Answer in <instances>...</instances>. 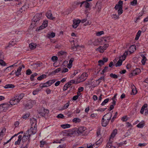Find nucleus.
<instances>
[{
  "label": "nucleus",
  "instance_id": "obj_41",
  "mask_svg": "<svg viewBox=\"0 0 148 148\" xmlns=\"http://www.w3.org/2000/svg\"><path fill=\"white\" fill-rule=\"evenodd\" d=\"M61 70V69L60 68H59L58 69H56L54 71H53L52 72V73L53 74H56V73H58Z\"/></svg>",
  "mask_w": 148,
  "mask_h": 148
},
{
  "label": "nucleus",
  "instance_id": "obj_6",
  "mask_svg": "<svg viewBox=\"0 0 148 148\" xmlns=\"http://www.w3.org/2000/svg\"><path fill=\"white\" fill-rule=\"evenodd\" d=\"M27 133H26V134H25V135H24L23 136L22 140L26 141L27 139H28L29 140H30L29 138L32 135H34V134H32L31 135L29 134V130H28L27 131Z\"/></svg>",
  "mask_w": 148,
  "mask_h": 148
},
{
  "label": "nucleus",
  "instance_id": "obj_44",
  "mask_svg": "<svg viewBox=\"0 0 148 148\" xmlns=\"http://www.w3.org/2000/svg\"><path fill=\"white\" fill-rule=\"evenodd\" d=\"M38 75V74L37 73H34L31 75L30 77V79L31 81H34V78L36 76Z\"/></svg>",
  "mask_w": 148,
  "mask_h": 148
},
{
  "label": "nucleus",
  "instance_id": "obj_35",
  "mask_svg": "<svg viewBox=\"0 0 148 148\" xmlns=\"http://www.w3.org/2000/svg\"><path fill=\"white\" fill-rule=\"evenodd\" d=\"M102 47V46L99 47L98 48L96 49V51H98L100 53H103L104 52V50L103 49V48Z\"/></svg>",
  "mask_w": 148,
  "mask_h": 148
},
{
  "label": "nucleus",
  "instance_id": "obj_33",
  "mask_svg": "<svg viewBox=\"0 0 148 148\" xmlns=\"http://www.w3.org/2000/svg\"><path fill=\"white\" fill-rule=\"evenodd\" d=\"M109 70L108 66H106L104 68V69L101 71V74L102 75H103L104 73L109 71Z\"/></svg>",
  "mask_w": 148,
  "mask_h": 148
},
{
  "label": "nucleus",
  "instance_id": "obj_46",
  "mask_svg": "<svg viewBox=\"0 0 148 148\" xmlns=\"http://www.w3.org/2000/svg\"><path fill=\"white\" fill-rule=\"evenodd\" d=\"M137 0H133V1L130 3V4L133 6H135L137 4Z\"/></svg>",
  "mask_w": 148,
  "mask_h": 148
},
{
  "label": "nucleus",
  "instance_id": "obj_23",
  "mask_svg": "<svg viewBox=\"0 0 148 148\" xmlns=\"http://www.w3.org/2000/svg\"><path fill=\"white\" fill-rule=\"evenodd\" d=\"M147 104H145L141 108V109L140 111V113L141 114H143L145 108L147 107Z\"/></svg>",
  "mask_w": 148,
  "mask_h": 148
},
{
  "label": "nucleus",
  "instance_id": "obj_64",
  "mask_svg": "<svg viewBox=\"0 0 148 148\" xmlns=\"http://www.w3.org/2000/svg\"><path fill=\"white\" fill-rule=\"evenodd\" d=\"M40 146L41 147H42L43 146V145L45 144V142L41 141L40 142Z\"/></svg>",
  "mask_w": 148,
  "mask_h": 148
},
{
  "label": "nucleus",
  "instance_id": "obj_19",
  "mask_svg": "<svg viewBox=\"0 0 148 148\" xmlns=\"http://www.w3.org/2000/svg\"><path fill=\"white\" fill-rule=\"evenodd\" d=\"M33 106V105L31 102H29L27 103L25 105V107L27 109H30Z\"/></svg>",
  "mask_w": 148,
  "mask_h": 148
},
{
  "label": "nucleus",
  "instance_id": "obj_12",
  "mask_svg": "<svg viewBox=\"0 0 148 148\" xmlns=\"http://www.w3.org/2000/svg\"><path fill=\"white\" fill-rule=\"evenodd\" d=\"M42 109L43 110V111L39 112V114L42 116H44L46 114H48L49 112V111L48 110L43 108H42Z\"/></svg>",
  "mask_w": 148,
  "mask_h": 148
},
{
  "label": "nucleus",
  "instance_id": "obj_47",
  "mask_svg": "<svg viewBox=\"0 0 148 148\" xmlns=\"http://www.w3.org/2000/svg\"><path fill=\"white\" fill-rule=\"evenodd\" d=\"M101 80L99 78L96 80H95L94 81V83H96L95 85H99L100 83L101 82Z\"/></svg>",
  "mask_w": 148,
  "mask_h": 148
},
{
  "label": "nucleus",
  "instance_id": "obj_53",
  "mask_svg": "<svg viewBox=\"0 0 148 148\" xmlns=\"http://www.w3.org/2000/svg\"><path fill=\"white\" fill-rule=\"evenodd\" d=\"M118 113L117 112L115 113V114L114 115V116L111 119V122H112L114 120V119L116 118L117 115Z\"/></svg>",
  "mask_w": 148,
  "mask_h": 148
},
{
  "label": "nucleus",
  "instance_id": "obj_34",
  "mask_svg": "<svg viewBox=\"0 0 148 148\" xmlns=\"http://www.w3.org/2000/svg\"><path fill=\"white\" fill-rule=\"evenodd\" d=\"M23 131H21L19 132H18L17 134H16L14 136H13L12 137L8 140L5 143H4V144H7V143H8L10 141H11V140L15 136H16L18 134H20V133H23Z\"/></svg>",
  "mask_w": 148,
  "mask_h": 148
},
{
  "label": "nucleus",
  "instance_id": "obj_22",
  "mask_svg": "<svg viewBox=\"0 0 148 148\" xmlns=\"http://www.w3.org/2000/svg\"><path fill=\"white\" fill-rule=\"evenodd\" d=\"M74 60L73 58H71L69 61V63L68 64V67L69 68H71L72 66L73 62Z\"/></svg>",
  "mask_w": 148,
  "mask_h": 148
},
{
  "label": "nucleus",
  "instance_id": "obj_24",
  "mask_svg": "<svg viewBox=\"0 0 148 148\" xmlns=\"http://www.w3.org/2000/svg\"><path fill=\"white\" fill-rule=\"evenodd\" d=\"M55 36V34L53 32L49 33L47 34V37L48 38H53Z\"/></svg>",
  "mask_w": 148,
  "mask_h": 148
},
{
  "label": "nucleus",
  "instance_id": "obj_13",
  "mask_svg": "<svg viewBox=\"0 0 148 148\" xmlns=\"http://www.w3.org/2000/svg\"><path fill=\"white\" fill-rule=\"evenodd\" d=\"M109 120L103 119L102 118L101 120L102 125L104 127H106L109 123Z\"/></svg>",
  "mask_w": 148,
  "mask_h": 148
},
{
  "label": "nucleus",
  "instance_id": "obj_30",
  "mask_svg": "<svg viewBox=\"0 0 148 148\" xmlns=\"http://www.w3.org/2000/svg\"><path fill=\"white\" fill-rule=\"evenodd\" d=\"M74 133L77 134L76 131H71L66 134V136H71Z\"/></svg>",
  "mask_w": 148,
  "mask_h": 148
},
{
  "label": "nucleus",
  "instance_id": "obj_26",
  "mask_svg": "<svg viewBox=\"0 0 148 148\" xmlns=\"http://www.w3.org/2000/svg\"><path fill=\"white\" fill-rule=\"evenodd\" d=\"M15 86L13 84H8L5 85L4 86V88L5 89L9 88H13Z\"/></svg>",
  "mask_w": 148,
  "mask_h": 148
},
{
  "label": "nucleus",
  "instance_id": "obj_52",
  "mask_svg": "<svg viewBox=\"0 0 148 148\" xmlns=\"http://www.w3.org/2000/svg\"><path fill=\"white\" fill-rule=\"evenodd\" d=\"M122 8H122L121 9H119V10H118V13L119 16L122 14L123 12Z\"/></svg>",
  "mask_w": 148,
  "mask_h": 148
},
{
  "label": "nucleus",
  "instance_id": "obj_20",
  "mask_svg": "<svg viewBox=\"0 0 148 148\" xmlns=\"http://www.w3.org/2000/svg\"><path fill=\"white\" fill-rule=\"evenodd\" d=\"M140 56L142 58V60H141V62L142 64L143 65H144L147 60L146 58L143 54H141Z\"/></svg>",
  "mask_w": 148,
  "mask_h": 148
},
{
  "label": "nucleus",
  "instance_id": "obj_56",
  "mask_svg": "<svg viewBox=\"0 0 148 148\" xmlns=\"http://www.w3.org/2000/svg\"><path fill=\"white\" fill-rule=\"evenodd\" d=\"M108 46L109 45L108 44H105L102 47V48H103V49L105 50L108 47Z\"/></svg>",
  "mask_w": 148,
  "mask_h": 148
},
{
  "label": "nucleus",
  "instance_id": "obj_32",
  "mask_svg": "<svg viewBox=\"0 0 148 148\" xmlns=\"http://www.w3.org/2000/svg\"><path fill=\"white\" fill-rule=\"evenodd\" d=\"M83 2H84L83 5L84 7H85L86 8H89L90 5L88 2H87L86 1H83Z\"/></svg>",
  "mask_w": 148,
  "mask_h": 148
},
{
  "label": "nucleus",
  "instance_id": "obj_1",
  "mask_svg": "<svg viewBox=\"0 0 148 148\" xmlns=\"http://www.w3.org/2000/svg\"><path fill=\"white\" fill-rule=\"evenodd\" d=\"M31 127L29 130V134H35L37 132V121L34 118L31 119Z\"/></svg>",
  "mask_w": 148,
  "mask_h": 148
},
{
  "label": "nucleus",
  "instance_id": "obj_7",
  "mask_svg": "<svg viewBox=\"0 0 148 148\" xmlns=\"http://www.w3.org/2000/svg\"><path fill=\"white\" fill-rule=\"evenodd\" d=\"M123 1L120 0L118 2V3L116 4L114 7L115 9L117 10L119 9L123 8Z\"/></svg>",
  "mask_w": 148,
  "mask_h": 148
},
{
  "label": "nucleus",
  "instance_id": "obj_42",
  "mask_svg": "<svg viewBox=\"0 0 148 148\" xmlns=\"http://www.w3.org/2000/svg\"><path fill=\"white\" fill-rule=\"evenodd\" d=\"M110 77L113 78L114 79H117L118 77V76L115 74L112 73H111L110 75Z\"/></svg>",
  "mask_w": 148,
  "mask_h": 148
},
{
  "label": "nucleus",
  "instance_id": "obj_4",
  "mask_svg": "<svg viewBox=\"0 0 148 148\" xmlns=\"http://www.w3.org/2000/svg\"><path fill=\"white\" fill-rule=\"evenodd\" d=\"M128 53V51H125L123 54L119 58V60L117 61V63L115 64L116 67L122 65L123 61L125 59Z\"/></svg>",
  "mask_w": 148,
  "mask_h": 148
},
{
  "label": "nucleus",
  "instance_id": "obj_50",
  "mask_svg": "<svg viewBox=\"0 0 148 148\" xmlns=\"http://www.w3.org/2000/svg\"><path fill=\"white\" fill-rule=\"evenodd\" d=\"M0 64L3 66H5L6 64L5 63L2 59L0 60Z\"/></svg>",
  "mask_w": 148,
  "mask_h": 148
},
{
  "label": "nucleus",
  "instance_id": "obj_18",
  "mask_svg": "<svg viewBox=\"0 0 148 148\" xmlns=\"http://www.w3.org/2000/svg\"><path fill=\"white\" fill-rule=\"evenodd\" d=\"M130 49L129 51L130 52V54H131L136 50V46L133 45H131L130 47Z\"/></svg>",
  "mask_w": 148,
  "mask_h": 148
},
{
  "label": "nucleus",
  "instance_id": "obj_15",
  "mask_svg": "<svg viewBox=\"0 0 148 148\" xmlns=\"http://www.w3.org/2000/svg\"><path fill=\"white\" fill-rule=\"evenodd\" d=\"M25 95L24 93H21L20 94H18L15 96L16 98H17L18 100L20 101L23 97Z\"/></svg>",
  "mask_w": 148,
  "mask_h": 148
},
{
  "label": "nucleus",
  "instance_id": "obj_16",
  "mask_svg": "<svg viewBox=\"0 0 148 148\" xmlns=\"http://www.w3.org/2000/svg\"><path fill=\"white\" fill-rule=\"evenodd\" d=\"M46 16L47 18L53 20L54 18L53 17L52 14H51L50 11H49L46 13Z\"/></svg>",
  "mask_w": 148,
  "mask_h": 148
},
{
  "label": "nucleus",
  "instance_id": "obj_14",
  "mask_svg": "<svg viewBox=\"0 0 148 148\" xmlns=\"http://www.w3.org/2000/svg\"><path fill=\"white\" fill-rule=\"evenodd\" d=\"M140 72V70L139 68H136L131 73L132 76L138 74Z\"/></svg>",
  "mask_w": 148,
  "mask_h": 148
},
{
  "label": "nucleus",
  "instance_id": "obj_37",
  "mask_svg": "<svg viewBox=\"0 0 148 148\" xmlns=\"http://www.w3.org/2000/svg\"><path fill=\"white\" fill-rule=\"evenodd\" d=\"M39 87L41 88H42L44 87H49V85H47V82L43 84H40L39 85Z\"/></svg>",
  "mask_w": 148,
  "mask_h": 148
},
{
  "label": "nucleus",
  "instance_id": "obj_39",
  "mask_svg": "<svg viewBox=\"0 0 148 148\" xmlns=\"http://www.w3.org/2000/svg\"><path fill=\"white\" fill-rule=\"evenodd\" d=\"M119 16L118 15H116V14H113L111 16L112 17V18L114 19V20H116L117 19H118L119 18Z\"/></svg>",
  "mask_w": 148,
  "mask_h": 148
},
{
  "label": "nucleus",
  "instance_id": "obj_58",
  "mask_svg": "<svg viewBox=\"0 0 148 148\" xmlns=\"http://www.w3.org/2000/svg\"><path fill=\"white\" fill-rule=\"evenodd\" d=\"M57 118L58 119L63 118L64 116L63 114H59L57 116Z\"/></svg>",
  "mask_w": 148,
  "mask_h": 148
},
{
  "label": "nucleus",
  "instance_id": "obj_25",
  "mask_svg": "<svg viewBox=\"0 0 148 148\" xmlns=\"http://www.w3.org/2000/svg\"><path fill=\"white\" fill-rule=\"evenodd\" d=\"M36 46V44L33 43H31L29 44V47L30 48L32 49H35Z\"/></svg>",
  "mask_w": 148,
  "mask_h": 148
},
{
  "label": "nucleus",
  "instance_id": "obj_28",
  "mask_svg": "<svg viewBox=\"0 0 148 148\" xmlns=\"http://www.w3.org/2000/svg\"><path fill=\"white\" fill-rule=\"evenodd\" d=\"M61 126L64 129H66L70 128L71 127V125L69 124H65L61 125Z\"/></svg>",
  "mask_w": 148,
  "mask_h": 148
},
{
  "label": "nucleus",
  "instance_id": "obj_17",
  "mask_svg": "<svg viewBox=\"0 0 148 148\" xmlns=\"http://www.w3.org/2000/svg\"><path fill=\"white\" fill-rule=\"evenodd\" d=\"M131 88L132 89V92L131 93L132 95H135L137 93V90L136 87L134 85L132 84L131 85Z\"/></svg>",
  "mask_w": 148,
  "mask_h": 148
},
{
  "label": "nucleus",
  "instance_id": "obj_51",
  "mask_svg": "<svg viewBox=\"0 0 148 148\" xmlns=\"http://www.w3.org/2000/svg\"><path fill=\"white\" fill-rule=\"evenodd\" d=\"M42 25H43V27H46L48 25V21H44Z\"/></svg>",
  "mask_w": 148,
  "mask_h": 148
},
{
  "label": "nucleus",
  "instance_id": "obj_38",
  "mask_svg": "<svg viewBox=\"0 0 148 148\" xmlns=\"http://www.w3.org/2000/svg\"><path fill=\"white\" fill-rule=\"evenodd\" d=\"M117 130L116 129H115L112 132V133L111 135V137L114 138L115 136V135L117 133Z\"/></svg>",
  "mask_w": 148,
  "mask_h": 148
},
{
  "label": "nucleus",
  "instance_id": "obj_43",
  "mask_svg": "<svg viewBox=\"0 0 148 148\" xmlns=\"http://www.w3.org/2000/svg\"><path fill=\"white\" fill-rule=\"evenodd\" d=\"M81 121L80 119L78 118H75L73 119V122L76 123L77 122H79Z\"/></svg>",
  "mask_w": 148,
  "mask_h": 148
},
{
  "label": "nucleus",
  "instance_id": "obj_40",
  "mask_svg": "<svg viewBox=\"0 0 148 148\" xmlns=\"http://www.w3.org/2000/svg\"><path fill=\"white\" fill-rule=\"evenodd\" d=\"M109 100H110V99L109 98H107V99H106L102 102V103L101 104V105L102 106L105 105V104H106V103H107L109 101Z\"/></svg>",
  "mask_w": 148,
  "mask_h": 148
},
{
  "label": "nucleus",
  "instance_id": "obj_54",
  "mask_svg": "<svg viewBox=\"0 0 148 148\" xmlns=\"http://www.w3.org/2000/svg\"><path fill=\"white\" fill-rule=\"evenodd\" d=\"M51 60L53 62H55L58 60V58L56 56H53L51 58Z\"/></svg>",
  "mask_w": 148,
  "mask_h": 148
},
{
  "label": "nucleus",
  "instance_id": "obj_9",
  "mask_svg": "<svg viewBox=\"0 0 148 148\" xmlns=\"http://www.w3.org/2000/svg\"><path fill=\"white\" fill-rule=\"evenodd\" d=\"M86 128L84 127H81L78 128V129L76 131V134L79 135L82 134L86 130Z\"/></svg>",
  "mask_w": 148,
  "mask_h": 148
},
{
  "label": "nucleus",
  "instance_id": "obj_62",
  "mask_svg": "<svg viewBox=\"0 0 148 148\" xmlns=\"http://www.w3.org/2000/svg\"><path fill=\"white\" fill-rule=\"evenodd\" d=\"M68 71H69V70L67 68H65L63 69L62 70V73H65L67 72H68Z\"/></svg>",
  "mask_w": 148,
  "mask_h": 148
},
{
  "label": "nucleus",
  "instance_id": "obj_49",
  "mask_svg": "<svg viewBox=\"0 0 148 148\" xmlns=\"http://www.w3.org/2000/svg\"><path fill=\"white\" fill-rule=\"evenodd\" d=\"M40 91V90L38 89H36V90H34L33 92V94L34 95H36L38 92Z\"/></svg>",
  "mask_w": 148,
  "mask_h": 148
},
{
  "label": "nucleus",
  "instance_id": "obj_48",
  "mask_svg": "<svg viewBox=\"0 0 148 148\" xmlns=\"http://www.w3.org/2000/svg\"><path fill=\"white\" fill-rule=\"evenodd\" d=\"M69 102H70L69 101H68V102L64 105L63 108V110L66 109L68 108L69 106Z\"/></svg>",
  "mask_w": 148,
  "mask_h": 148
},
{
  "label": "nucleus",
  "instance_id": "obj_10",
  "mask_svg": "<svg viewBox=\"0 0 148 148\" xmlns=\"http://www.w3.org/2000/svg\"><path fill=\"white\" fill-rule=\"evenodd\" d=\"M73 23L72 25L73 27L74 28H76L78 26L79 24L81 22L80 20H74L73 21Z\"/></svg>",
  "mask_w": 148,
  "mask_h": 148
},
{
  "label": "nucleus",
  "instance_id": "obj_5",
  "mask_svg": "<svg viewBox=\"0 0 148 148\" xmlns=\"http://www.w3.org/2000/svg\"><path fill=\"white\" fill-rule=\"evenodd\" d=\"M88 74L85 72L83 73L78 78L76 82V84H78L85 81L88 77Z\"/></svg>",
  "mask_w": 148,
  "mask_h": 148
},
{
  "label": "nucleus",
  "instance_id": "obj_8",
  "mask_svg": "<svg viewBox=\"0 0 148 148\" xmlns=\"http://www.w3.org/2000/svg\"><path fill=\"white\" fill-rule=\"evenodd\" d=\"M22 67L25 68V66L23 64H22L21 66H19L17 69L16 71V75L17 77H18L19 75H21V71L22 70Z\"/></svg>",
  "mask_w": 148,
  "mask_h": 148
},
{
  "label": "nucleus",
  "instance_id": "obj_31",
  "mask_svg": "<svg viewBox=\"0 0 148 148\" xmlns=\"http://www.w3.org/2000/svg\"><path fill=\"white\" fill-rule=\"evenodd\" d=\"M141 31L140 30H139L138 32L136 34V37L135 38V40H138L140 36L141 33Z\"/></svg>",
  "mask_w": 148,
  "mask_h": 148
},
{
  "label": "nucleus",
  "instance_id": "obj_3",
  "mask_svg": "<svg viewBox=\"0 0 148 148\" xmlns=\"http://www.w3.org/2000/svg\"><path fill=\"white\" fill-rule=\"evenodd\" d=\"M41 14H36L32 19V25H34L35 26L37 25L40 22Z\"/></svg>",
  "mask_w": 148,
  "mask_h": 148
},
{
  "label": "nucleus",
  "instance_id": "obj_45",
  "mask_svg": "<svg viewBox=\"0 0 148 148\" xmlns=\"http://www.w3.org/2000/svg\"><path fill=\"white\" fill-rule=\"evenodd\" d=\"M112 142L109 140L105 148H111L112 146Z\"/></svg>",
  "mask_w": 148,
  "mask_h": 148
},
{
  "label": "nucleus",
  "instance_id": "obj_61",
  "mask_svg": "<svg viewBox=\"0 0 148 148\" xmlns=\"http://www.w3.org/2000/svg\"><path fill=\"white\" fill-rule=\"evenodd\" d=\"M121 120L123 121H126L127 120V119L126 116H125L122 118Z\"/></svg>",
  "mask_w": 148,
  "mask_h": 148
},
{
  "label": "nucleus",
  "instance_id": "obj_2",
  "mask_svg": "<svg viewBox=\"0 0 148 148\" xmlns=\"http://www.w3.org/2000/svg\"><path fill=\"white\" fill-rule=\"evenodd\" d=\"M20 101L17 98H16L15 96L14 98H12L10 100L9 102L10 105L8 103L3 104L2 106L3 108H5V109H7L8 108L11 107L13 105L17 104Z\"/></svg>",
  "mask_w": 148,
  "mask_h": 148
},
{
  "label": "nucleus",
  "instance_id": "obj_55",
  "mask_svg": "<svg viewBox=\"0 0 148 148\" xmlns=\"http://www.w3.org/2000/svg\"><path fill=\"white\" fill-rule=\"evenodd\" d=\"M32 73V72L29 69H28L26 71V74L27 75H30Z\"/></svg>",
  "mask_w": 148,
  "mask_h": 148
},
{
  "label": "nucleus",
  "instance_id": "obj_59",
  "mask_svg": "<svg viewBox=\"0 0 148 148\" xmlns=\"http://www.w3.org/2000/svg\"><path fill=\"white\" fill-rule=\"evenodd\" d=\"M16 64H15L13 65H12L9 66H8V67H7L5 69V70H7V69H8V70H10V69L11 68V67H14V66H17V65H16Z\"/></svg>",
  "mask_w": 148,
  "mask_h": 148
},
{
  "label": "nucleus",
  "instance_id": "obj_63",
  "mask_svg": "<svg viewBox=\"0 0 148 148\" xmlns=\"http://www.w3.org/2000/svg\"><path fill=\"white\" fill-rule=\"evenodd\" d=\"M25 9L26 8H25V6H23L22 8L20 9L19 11H20L21 12H22L23 10L25 11Z\"/></svg>",
  "mask_w": 148,
  "mask_h": 148
},
{
  "label": "nucleus",
  "instance_id": "obj_29",
  "mask_svg": "<svg viewBox=\"0 0 148 148\" xmlns=\"http://www.w3.org/2000/svg\"><path fill=\"white\" fill-rule=\"evenodd\" d=\"M56 81V80L55 79L50 80L47 82V85H49V86H50L51 85V84L53 83H54Z\"/></svg>",
  "mask_w": 148,
  "mask_h": 148
},
{
  "label": "nucleus",
  "instance_id": "obj_60",
  "mask_svg": "<svg viewBox=\"0 0 148 148\" xmlns=\"http://www.w3.org/2000/svg\"><path fill=\"white\" fill-rule=\"evenodd\" d=\"M127 143L126 141H125L124 142H123L121 143H119V146H121L123 144H126Z\"/></svg>",
  "mask_w": 148,
  "mask_h": 148
},
{
  "label": "nucleus",
  "instance_id": "obj_27",
  "mask_svg": "<svg viewBox=\"0 0 148 148\" xmlns=\"http://www.w3.org/2000/svg\"><path fill=\"white\" fill-rule=\"evenodd\" d=\"M97 10V11L99 12L101 9V5L100 3H97L95 6Z\"/></svg>",
  "mask_w": 148,
  "mask_h": 148
},
{
  "label": "nucleus",
  "instance_id": "obj_36",
  "mask_svg": "<svg viewBox=\"0 0 148 148\" xmlns=\"http://www.w3.org/2000/svg\"><path fill=\"white\" fill-rule=\"evenodd\" d=\"M46 75H45V74H42V75L38 77L37 78V79L38 80L40 81V80H41L42 79L46 78Z\"/></svg>",
  "mask_w": 148,
  "mask_h": 148
},
{
  "label": "nucleus",
  "instance_id": "obj_21",
  "mask_svg": "<svg viewBox=\"0 0 148 148\" xmlns=\"http://www.w3.org/2000/svg\"><path fill=\"white\" fill-rule=\"evenodd\" d=\"M145 123L144 121H142L137 125V127L139 128H143L145 125Z\"/></svg>",
  "mask_w": 148,
  "mask_h": 148
},
{
  "label": "nucleus",
  "instance_id": "obj_57",
  "mask_svg": "<svg viewBox=\"0 0 148 148\" xmlns=\"http://www.w3.org/2000/svg\"><path fill=\"white\" fill-rule=\"evenodd\" d=\"M99 65L101 66L104 64V62L102 60H100L98 61Z\"/></svg>",
  "mask_w": 148,
  "mask_h": 148
},
{
  "label": "nucleus",
  "instance_id": "obj_11",
  "mask_svg": "<svg viewBox=\"0 0 148 148\" xmlns=\"http://www.w3.org/2000/svg\"><path fill=\"white\" fill-rule=\"evenodd\" d=\"M112 116V114L111 113H108L105 114L103 117V119H105L109 120V121L111 120Z\"/></svg>",
  "mask_w": 148,
  "mask_h": 148
}]
</instances>
